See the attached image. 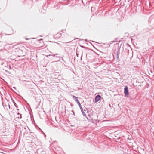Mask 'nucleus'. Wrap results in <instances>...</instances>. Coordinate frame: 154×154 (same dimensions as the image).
<instances>
[{
    "mask_svg": "<svg viewBox=\"0 0 154 154\" xmlns=\"http://www.w3.org/2000/svg\"><path fill=\"white\" fill-rule=\"evenodd\" d=\"M101 99V96L99 95H97L95 99V102L97 103Z\"/></svg>",
    "mask_w": 154,
    "mask_h": 154,
    "instance_id": "obj_1",
    "label": "nucleus"
},
{
    "mask_svg": "<svg viewBox=\"0 0 154 154\" xmlns=\"http://www.w3.org/2000/svg\"><path fill=\"white\" fill-rule=\"evenodd\" d=\"M45 45V44L43 41L39 42L38 44V46L39 48L43 47Z\"/></svg>",
    "mask_w": 154,
    "mask_h": 154,
    "instance_id": "obj_2",
    "label": "nucleus"
},
{
    "mask_svg": "<svg viewBox=\"0 0 154 154\" xmlns=\"http://www.w3.org/2000/svg\"><path fill=\"white\" fill-rule=\"evenodd\" d=\"M124 94L126 96L128 95V89L127 86H125L124 88Z\"/></svg>",
    "mask_w": 154,
    "mask_h": 154,
    "instance_id": "obj_3",
    "label": "nucleus"
},
{
    "mask_svg": "<svg viewBox=\"0 0 154 154\" xmlns=\"http://www.w3.org/2000/svg\"><path fill=\"white\" fill-rule=\"evenodd\" d=\"M73 97L74 98V99H75V100H76V101L77 103L78 104V105L79 106H81V104L79 102V101L78 100V99L77 97L74 96H73Z\"/></svg>",
    "mask_w": 154,
    "mask_h": 154,
    "instance_id": "obj_4",
    "label": "nucleus"
},
{
    "mask_svg": "<svg viewBox=\"0 0 154 154\" xmlns=\"http://www.w3.org/2000/svg\"><path fill=\"white\" fill-rule=\"evenodd\" d=\"M61 35V33H58L56 35H54L55 38H58L60 37Z\"/></svg>",
    "mask_w": 154,
    "mask_h": 154,
    "instance_id": "obj_5",
    "label": "nucleus"
},
{
    "mask_svg": "<svg viewBox=\"0 0 154 154\" xmlns=\"http://www.w3.org/2000/svg\"><path fill=\"white\" fill-rule=\"evenodd\" d=\"M116 42V41H112L111 42H112V43L113 42Z\"/></svg>",
    "mask_w": 154,
    "mask_h": 154,
    "instance_id": "obj_6",
    "label": "nucleus"
}]
</instances>
